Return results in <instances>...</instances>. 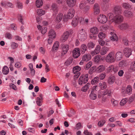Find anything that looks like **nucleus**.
<instances>
[{
	"label": "nucleus",
	"instance_id": "obj_1",
	"mask_svg": "<svg viewBox=\"0 0 135 135\" xmlns=\"http://www.w3.org/2000/svg\"><path fill=\"white\" fill-rule=\"evenodd\" d=\"M88 75L86 74L85 75H83L79 78V84L80 85L86 83L88 80Z\"/></svg>",
	"mask_w": 135,
	"mask_h": 135
},
{
	"label": "nucleus",
	"instance_id": "obj_2",
	"mask_svg": "<svg viewBox=\"0 0 135 135\" xmlns=\"http://www.w3.org/2000/svg\"><path fill=\"white\" fill-rule=\"evenodd\" d=\"M75 11L72 8H71L68 11V14L67 15L65 16L63 18L65 21H66L68 19H72L74 16V14Z\"/></svg>",
	"mask_w": 135,
	"mask_h": 135
},
{
	"label": "nucleus",
	"instance_id": "obj_3",
	"mask_svg": "<svg viewBox=\"0 0 135 135\" xmlns=\"http://www.w3.org/2000/svg\"><path fill=\"white\" fill-rule=\"evenodd\" d=\"M114 52H110L105 58L106 61L108 62L112 63L114 62L115 60L114 57Z\"/></svg>",
	"mask_w": 135,
	"mask_h": 135
},
{
	"label": "nucleus",
	"instance_id": "obj_4",
	"mask_svg": "<svg viewBox=\"0 0 135 135\" xmlns=\"http://www.w3.org/2000/svg\"><path fill=\"white\" fill-rule=\"evenodd\" d=\"M98 87L97 85L94 86L92 89L91 92L89 95L90 98L92 100H95L97 98V96L96 94L97 92L96 88Z\"/></svg>",
	"mask_w": 135,
	"mask_h": 135
},
{
	"label": "nucleus",
	"instance_id": "obj_5",
	"mask_svg": "<svg viewBox=\"0 0 135 135\" xmlns=\"http://www.w3.org/2000/svg\"><path fill=\"white\" fill-rule=\"evenodd\" d=\"M93 8L94 15L99 14L100 12V8L99 5L98 3H95L94 4Z\"/></svg>",
	"mask_w": 135,
	"mask_h": 135
},
{
	"label": "nucleus",
	"instance_id": "obj_6",
	"mask_svg": "<svg viewBox=\"0 0 135 135\" xmlns=\"http://www.w3.org/2000/svg\"><path fill=\"white\" fill-rule=\"evenodd\" d=\"M123 17L122 16L118 15L115 16L113 21L115 23L119 24L123 21Z\"/></svg>",
	"mask_w": 135,
	"mask_h": 135
},
{
	"label": "nucleus",
	"instance_id": "obj_7",
	"mask_svg": "<svg viewBox=\"0 0 135 135\" xmlns=\"http://www.w3.org/2000/svg\"><path fill=\"white\" fill-rule=\"evenodd\" d=\"M98 20L99 22L104 23L107 22V19L105 15H100L98 17Z\"/></svg>",
	"mask_w": 135,
	"mask_h": 135
},
{
	"label": "nucleus",
	"instance_id": "obj_8",
	"mask_svg": "<svg viewBox=\"0 0 135 135\" xmlns=\"http://www.w3.org/2000/svg\"><path fill=\"white\" fill-rule=\"evenodd\" d=\"M86 34H85L84 32L80 31V33L78 34V37L80 40L83 41L86 38Z\"/></svg>",
	"mask_w": 135,
	"mask_h": 135
},
{
	"label": "nucleus",
	"instance_id": "obj_9",
	"mask_svg": "<svg viewBox=\"0 0 135 135\" xmlns=\"http://www.w3.org/2000/svg\"><path fill=\"white\" fill-rule=\"evenodd\" d=\"M80 49L78 48L75 49L73 51V55L75 58H76L80 55Z\"/></svg>",
	"mask_w": 135,
	"mask_h": 135
},
{
	"label": "nucleus",
	"instance_id": "obj_10",
	"mask_svg": "<svg viewBox=\"0 0 135 135\" xmlns=\"http://www.w3.org/2000/svg\"><path fill=\"white\" fill-rule=\"evenodd\" d=\"M132 51L129 48H126L123 50V52L125 56L127 57H129L132 54Z\"/></svg>",
	"mask_w": 135,
	"mask_h": 135
},
{
	"label": "nucleus",
	"instance_id": "obj_11",
	"mask_svg": "<svg viewBox=\"0 0 135 135\" xmlns=\"http://www.w3.org/2000/svg\"><path fill=\"white\" fill-rule=\"evenodd\" d=\"M69 50V46L67 45H63L62 48V51L61 52V56H63Z\"/></svg>",
	"mask_w": 135,
	"mask_h": 135
},
{
	"label": "nucleus",
	"instance_id": "obj_12",
	"mask_svg": "<svg viewBox=\"0 0 135 135\" xmlns=\"http://www.w3.org/2000/svg\"><path fill=\"white\" fill-rule=\"evenodd\" d=\"M70 34V32L68 31H66L64 32L61 37L62 41H65L68 38Z\"/></svg>",
	"mask_w": 135,
	"mask_h": 135
},
{
	"label": "nucleus",
	"instance_id": "obj_13",
	"mask_svg": "<svg viewBox=\"0 0 135 135\" xmlns=\"http://www.w3.org/2000/svg\"><path fill=\"white\" fill-rule=\"evenodd\" d=\"M99 29L96 27H93L91 28L90 30V33L93 35L97 34L99 32Z\"/></svg>",
	"mask_w": 135,
	"mask_h": 135
},
{
	"label": "nucleus",
	"instance_id": "obj_14",
	"mask_svg": "<svg viewBox=\"0 0 135 135\" xmlns=\"http://www.w3.org/2000/svg\"><path fill=\"white\" fill-rule=\"evenodd\" d=\"M107 94L108 95L110 96V93H109V91L108 89H106L103 91L100 92L99 93L98 95V97L99 98H100L102 96L105 95Z\"/></svg>",
	"mask_w": 135,
	"mask_h": 135
},
{
	"label": "nucleus",
	"instance_id": "obj_15",
	"mask_svg": "<svg viewBox=\"0 0 135 135\" xmlns=\"http://www.w3.org/2000/svg\"><path fill=\"white\" fill-rule=\"evenodd\" d=\"M100 46L98 45L95 48V50L91 52V54L93 56L95 54H98L100 52Z\"/></svg>",
	"mask_w": 135,
	"mask_h": 135
},
{
	"label": "nucleus",
	"instance_id": "obj_16",
	"mask_svg": "<svg viewBox=\"0 0 135 135\" xmlns=\"http://www.w3.org/2000/svg\"><path fill=\"white\" fill-rule=\"evenodd\" d=\"M104 58L100 55H97L95 56L94 57L95 62H98L100 61H103L104 59Z\"/></svg>",
	"mask_w": 135,
	"mask_h": 135
},
{
	"label": "nucleus",
	"instance_id": "obj_17",
	"mask_svg": "<svg viewBox=\"0 0 135 135\" xmlns=\"http://www.w3.org/2000/svg\"><path fill=\"white\" fill-rule=\"evenodd\" d=\"M110 34L111 35L110 36V38L112 41H116L118 40V37L116 34L114 32H111Z\"/></svg>",
	"mask_w": 135,
	"mask_h": 135
},
{
	"label": "nucleus",
	"instance_id": "obj_18",
	"mask_svg": "<svg viewBox=\"0 0 135 135\" xmlns=\"http://www.w3.org/2000/svg\"><path fill=\"white\" fill-rule=\"evenodd\" d=\"M76 0H67V3L70 7H73L75 5Z\"/></svg>",
	"mask_w": 135,
	"mask_h": 135
},
{
	"label": "nucleus",
	"instance_id": "obj_19",
	"mask_svg": "<svg viewBox=\"0 0 135 135\" xmlns=\"http://www.w3.org/2000/svg\"><path fill=\"white\" fill-rule=\"evenodd\" d=\"M91 58V56L89 54H84L82 57V60L84 61H87Z\"/></svg>",
	"mask_w": 135,
	"mask_h": 135
},
{
	"label": "nucleus",
	"instance_id": "obj_20",
	"mask_svg": "<svg viewBox=\"0 0 135 135\" xmlns=\"http://www.w3.org/2000/svg\"><path fill=\"white\" fill-rule=\"evenodd\" d=\"M124 15L126 17H131L133 16L132 12L128 10H125L123 12Z\"/></svg>",
	"mask_w": 135,
	"mask_h": 135
},
{
	"label": "nucleus",
	"instance_id": "obj_21",
	"mask_svg": "<svg viewBox=\"0 0 135 135\" xmlns=\"http://www.w3.org/2000/svg\"><path fill=\"white\" fill-rule=\"evenodd\" d=\"M129 27V26L127 23H122L119 26V27L121 29L125 30L127 29Z\"/></svg>",
	"mask_w": 135,
	"mask_h": 135
},
{
	"label": "nucleus",
	"instance_id": "obj_22",
	"mask_svg": "<svg viewBox=\"0 0 135 135\" xmlns=\"http://www.w3.org/2000/svg\"><path fill=\"white\" fill-rule=\"evenodd\" d=\"M48 35L49 36L53 37V38H54L56 36L55 31L52 29L50 30L49 31Z\"/></svg>",
	"mask_w": 135,
	"mask_h": 135
},
{
	"label": "nucleus",
	"instance_id": "obj_23",
	"mask_svg": "<svg viewBox=\"0 0 135 135\" xmlns=\"http://www.w3.org/2000/svg\"><path fill=\"white\" fill-rule=\"evenodd\" d=\"M114 13L117 14L120 13L122 10L120 7L116 6L114 8Z\"/></svg>",
	"mask_w": 135,
	"mask_h": 135
},
{
	"label": "nucleus",
	"instance_id": "obj_24",
	"mask_svg": "<svg viewBox=\"0 0 135 135\" xmlns=\"http://www.w3.org/2000/svg\"><path fill=\"white\" fill-rule=\"evenodd\" d=\"M115 80V77L114 76H110L108 79V82L110 84H112L114 83Z\"/></svg>",
	"mask_w": 135,
	"mask_h": 135
},
{
	"label": "nucleus",
	"instance_id": "obj_25",
	"mask_svg": "<svg viewBox=\"0 0 135 135\" xmlns=\"http://www.w3.org/2000/svg\"><path fill=\"white\" fill-rule=\"evenodd\" d=\"M87 47L86 45L85 44H83L81 46L80 51L81 53L82 54H84L85 53V52L87 50Z\"/></svg>",
	"mask_w": 135,
	"mask_h": 135
},
{
	"label": "nucleus",
	"instance_id": "obj_26",
	"mask_svg": "<svg viewBox=\"0 0 135 135\" xmlns=\"http://www.w3.org/2000/svg\"><path fill=\"white\" fill-rule=\"evenodd\" d=\"M109 50L108 48L104 47L101 50L100 53L102 55H105Z\"/></svg>",
	"mask_w": 135,
	"mask_h": 135
},
{
	"label": "nucleus",
	"instance_id": "obj_27",
	"mask_svg": "<svg viewBox=\"0 0 135 135\" xmlns=\"http://www.w3.org/2000/svg\"><path fill=\"white\" fill-rule=\"evenodd\" d=\"M63 17L62 14L61 13H59L56 19V21L57 23H59L60 22L62 19Z\"/></svg>",
	"mask_w": 135,
	"mask_h": 135
},
{
	"label": "nucleus",
	"instance_id": "obj_28",
	"mask_svg": "<svg viewBox=\"0 0 135 135\" xmlns=\"http://www.w3.org/2000/svg\"><path fill=\"white\" fill-rule=\"evenodd\" d=\"M59 46V42L57 41L55 42L52 47V51H55L57 50Z\"/></svg>",
	"mask_w": 135,
	"mask_h": 135
},
{
	"label": "nucleus",
	"instance_id": "obj_29",
	"mask_svg": "<svg viewBox=\"0 0 135 135\" xmlns=\"http://www.w3.org/2000/svg\"><path fill=\"white\" fill-rule=\"evenodd\" d=\"M73 60V59L72 57H69L65 62V65L67 66L70 65L72 63Z\"/></svg>",
	"mask_w": 135,
	"mask_h": 135
},
{
	"label": "nucleus",
	"instance_id": "obj_30",
	"mask_svg": "<svg viewBox=\"0 0 135 135\" xmlns=\"http://www.w3.org/2000/svg\"><path fill=\"white\" fill-rule=\"evenodd\" d=\"M90 85V84L88 83L86 84L81 89V91L85 92L89 89V87Z\"/></svg>",
	"mask_w": 135,
	"mask_h": 135
},
{
	"label": "nucleus",
	"instance_id": "obj_31",
	"mask_svg": "<svg viewBox=\"0 0 135 135\" xmlns=\"http://www.w3.org/2000/svg\"><path fill=\"white\" fill-rule=\"evenodd\" d=\"M9 72V69L8 67L6 66H4L3 68L2 73L4 74L7 75Z\"/></svg>",
	"mask_w": 135,
	"mask_h": 135
},
{
	"label": "nucleus",
	"instance_id": "obj_32",
	"mask_svg": "<svg viewBox=\"0 0 135 135\" xmlns=\"http://www.w3.org/2000/svg\"><path fill=\"white\" fill-rule=\"evenodd\" d=\"M117 69V67H114V65H111L109 66L107 68L108 71V72H110L113 70L115 72V69Z\"/></svg>",
	"mask_w": 135,
	"mask_h": 135
},
{
	"label": "nucleus",
	"instance_id": "obj_33",
	"mask_svg": "<svg viewBox=\"0 0 135 135\" xmlns=\"http://www.w3.org/2000/svg\"><path fill=\"white\" fill-rule=\"evenodd\" d=\"M99 85L100 88L102 90L106 88L107 87L106 84L105 82L100 83Z\"/></svg>",
	"mask_w": 135,
	"mask_h": 135
},
{
	"label": "nucleus",
	"instance_id": "obj_34",
	"mask_svg": "<svg viewBox=\"0 0 135 135\" xmlns=\"http://www.w3.org/2000/svg\"><path fill=\"white\" fill-rule=\"evenodd\" d=\"M81 69V68L78 66H75L73 68V72L74 74L77 72L78 73L80 70Z\"/></svg>",
	"mask_w": 135,
	"mask_h": 135
},
{
	"label": "nucleus",
	"instance_id": "obj_35",
	"mask_svg": "<svg viewBox=\"0 0 135 135\" xmlns=\"http://www.w3.org/2000/svg\"><path fill=\"white\" fill-rule=\"evenodd\" d=\"M122 53L120 52H117L115 55V58L118 60H120L122 57Z\"/></svg>",
	"mask_w": 135,
	"mask_h": 135
},
{
	"label": "nucleus",
	"instance_id": "obj_36",
	"mask_svg": "<svg viewBox=\"0 0 135 135\" xmlns=\"http://www.w3.org/2000/svg\"><path fill=\"white\" fill-rule=\"evenodd\" d=\"M99 80V78L98 77H96L91 80V83L92 84H97L98 83Z\"/></svg>",
	"mask_w": 135,
	"mask_h": 135
},
{
	"label": "nucleus",
	"instance_id": "obj_37",
	"mask_svg": "<svg viewBox=\"0 0 135 135\" xmlns=\"http://www.w3.org/2000/svg\"><path fill=\"white\" fill-rule=\"evenodd\" d=\"M105 69V67L103 65H100L97 68V70L99 72H100L104 71Z\"/></svg>",
	"mask_w": 135,
	"mask_h": 135
},
{
	"label": "nucleus",
	"instance_id": "obj_38",
	"mask_svg": "<svg viewBox=\"0 0 135 135\" xmlns=\"http://www.w3.org/2000/svg\"><path fill=\"white\" fill-rule=\"evenodd\" d=\"M132 89L130 85H128L126 89V93L129 95L131 94Z\"/></svg>",
	"mask_w": 135,
	"mask_h": 135
},
{
	"label": "nucleus",
	"instance_id": "obj_39",
	"mask_svg": "<svg viewBox=\"0 0 135 135\" xmlns=\"http://www.w3.org/2000/svg\"><path fill=\"white\" fill-rule=\"evenodd\" d=\"M52 9L53 10L54 13L56 14L57 13V5L55 4H53L52 6Z\"/></svg>",
	"mask_w": 135,
	"mask_h": 135
},
{
	"label": "nucleus",
	"instance_id": "obj_40",
	"mask_svg": "<svg viewBox=\"0 0 135 135\" xmlns=\"http://www.w3.org/2000/svg\"><path fill=\"white\" fill-rule=\"evenodd\" d=\"M95 45V44L92 42H89L87 45L89 49H91L94 48Z\"/></svg>",
	"mask_w": 135,
	"mask_h": 135
},
{
	"label": "nucleus",
	"instance_id": "obj_41",
	"mask_svg": "<svg viewBox=\"0 0 135 135\" xmlns=\"http://www.w3.org/2000/svg\"><path fill=\"white\" fill-rule=\"evenodd\" d=\"M78 22V21L77 20V18H74L71 24L73 26L75 27L77 25Z\"/></svg>",
	"mask_w": 135,
	"mask_h": 135
},
{
	"label": "nucleus",
	"instance_id": "obj_42",
	"mask_svg": "<svg viewBox=\"0 0 135 135\" xmlns=\"http://www.w3.org/2000/svg\"><path fill=\"white\" fill-rule=\"evenodd\" d=\"M36 3L37 7L39 8L42 6L43 4V2L42 0H37Z\"/></svg>",
	"mask_w": 135,
	"mask_h": 135
},
{
	"label": "nucleus",
	"instance_id": "obj_43",
	"mask_svg": "<svg viewBox=\"0 0 135 135\" xmlns=\"http://www.w3.org/2000/svg\"><path fill=\"white\" fill-rule=\"evenodd\" d=\"M128 99L127 98L122 99L120 102V104L121 106H124L127 103Z\"/></svg>",
	"mask_w": 135,
	"mask_h": 135
},
{
	"label": "nucleus",
	"instance_id": "obj_44",
	"mask_svg": "<svg viewBox=\"0 0 135 135\" xmlns=\"http://www.w3.org/2000/svg\"><path fill=\"white\" fill-rule=\"evenodd\" d=\"M130 70L132 71H135V61L131 63L130 67Z\"/></svg>",
	"mask_w": 135,
	"mask_h": 135
},
{
	"label": "nucleus",
	"instance_id": "obj_45",
	"mask_svg": "<svg viewBox=\"0 0 135 135\" xmlns=\"http://www.w3.org/2000/svg\"><path fill=\"white\" fill-rule=\"evenodd\" d=\"M92 64V63L91 61L88 62L85 65L84 67L85 69L86 70H88L91 66Z\"/></svg>",
	"mask_w": 135,
	"mask_h": 135
},
{
	"label": "nucleus",
	"instance_id": "obj_46",
	"mask_svg": "<svg viewBox=\"0 0 135 135\" xmlns=\"http://www.w3.org/2000/svg\"><path fill=\"white\" fill-rule=\"evenodd\" d=\"M119 66L120 67H124L126 66V61L124 60L120 61L119 64Z\"/></svg>",
	"mask_w": 135,
	"mask_h": 135
},
{
	"label": "nucleus",
	"instance_id": "obj_47",
	"mask_svg": "<svg viewBox=\"0 0 135 135\" xmlns=\"http://www.w3.org/2000/svg\"><path fill=\"white\" fill-rule=\"evenodd\" d=\"M106 35L104 33H103L102 32H100L98 34V37L99 38L103 40L104 38L105 37Z\"/></svg>",
	"mask_w": 135,
	"mask_h": 135
},
{
	"label": "nucleus",
	"instance_id": "obj_48",
	"mask_svg": "<svg viewBox=\"0 0 135 135\" xmlns=\"http://www.w3.org/2000/svg\"><path fill=\"white\" fill-rule=\"evenodd\" d=\"M109 4L108 3H105L102 6V8L104 11H106L108 9Z\"/></svg>",
	"mask_w": 135,
	"mask_h": 135
},
{
	"label": "nucleus",
	"instance_id": "obj_49",
	"mask_svg": "<svg viewBox=\"0 0 135 135\" xmlns=\"http://www.w3.org/2000/svg\"><path fill=\"white\" fill-rule=\"evenodd\" d=\"M45 11L42 9H40L37 11V13L38 15L42 16L45 13Z\"/></svg>",
	"mask_w": 135,
	"mask_h": 135
},
{
	"label": "nucleus",
	"instance_id": "obj_50",
	"mask_svg": "<svg viewBox=\"0 0 135 135\" xmlns=\"http://www.w3.org/2000/svg\"><path fill=\"white\" fill-rule=\"evenodd\" d=\"M106 75V73H103L99 75V79L101 80H103L105 77Z\"/></svg>",
	"mask_w": 135,
	"mask_h": 135
},
{
	"label": "nucleus",
	"instance_id": "obj_51",
	"mask_svg": "<svg viewBox=\"0 0 135 135\" xmlns=\"http://www.w3.org/2000/svg\"><path fill=\"white\" fill-rule=\"evenodd\" d=\"M42 99H41L40 98L37 97V98L36 103L38 106H41V105L42 104H41V102L42 101Z\"/></svg>",
	"mask_w": 135,
	"mask_h": 135
},
{
	"label": "nucleus",
	"instance_id": "obj_52",
	"mask_svg": "<svg viewBox=\"0 0 135 135\" xmlns=\"http://www.w3.org/2000/svg\"><path fill=\"white\" fill-rule=\"evenodd\" d=\"M123 6L126 9H128L130 8L131 6L128 3H124L123 4Z\"/></svg>",
	"mask_w": 135,
	"mask_h": 135
},
{
	"label": "nucleus",
	"instance_id": "obj_53",
	"mask_svg": "<svg viewBox=\"0 0 135 135\" xmlns=\"http://www.w3.org/2000/svg\"><path fill=\"white\" fill-rule=\"evenodd\" d=\"M111 101L114 107L117 106L118 104V102L114 99H112Z\"/></svg>",
	"mask_w": 135,
	"mask_h": 135
},
{
	"label": "nucleus",
	"instance_id": "obj_54",
	"mask_svg": "<svg viewBox=\"0 0 135 135\" xmlns=\"http://www.w3.org/2000/svg\"><path fill=\"white\" fill-rule=\"evenodd\" d=\"M107 15L109 19L112 20H114V18L115 17H114V16L113 13H109Z\"/></svg>",
	"mask_w": 135,
	"mask_h": 135
},
{
	"label": "nucleus",
	"instance_id": "obj_55",
	"mask_svg": "<svg viewBox=\"0 0 135 135\" xmlns=\"http://www.w3.org/2000/svg\"><path fill=\"white\" fill-rule=\"evenodd\" d=\"M5 37L9 39H11L12 38V36L11 34L9 32L6 33L5 35Z\"/></svg>",
	"mask_w": 135,
	"mask_h": 135
},
{
	"label": "nucleus",
	"instance_id": "obj_56",
	"mask_svg": "<svg viewBox=\"0 0 135 135\" xmlns=\"http://www.w3.org/2000/svg\"><path fill=\"white\" fill-rule=\"evenodd\" d=\"M105 121L104 120H103L99 121L98 123V125L99 126L102 127L105 123Z\"/></svg>",
	"mask_w": 135,
	"mask_h": 135
},
{
	"label": "nucleus",
	"instance_id": "obj_57",
	"mask_svg": "<svg viewBox=\"0 0 135 135\" xmlns=\"http://www.w3.org/2000/svg\"><path fill=\"white\" fill-rule=\"evenodd\" d=\"M123 42L124 45H128V41L126 38H123Z\"/></svg>",
	"mask_w": 135,
	"mask_h": 135
},
{
	"label": "nucleus",
	"instance_id": "obj_58",
	"mask_svg": "<svg viewBox=\"0 0 135 135\" xmlns=\"http://www.w3.org/2000/svg\"><path fill=\"white\" fill-rule=\"evenodd\" d=\"M18 46V44L15 43L13 42L11 45V47L13 49H14L16 48Z\"/></svg>",
	"mask_w": 135,
	"mask_h": 135
},
{
	"label": "nucleus",
	"instance_id": "obj_59",
	"mask_svg": "<svg viewBox=\"0 0 135 135\" xmlns=\"http://www.w3.org/2000/svg\"><path fill=\"white\" fill-rule=\"evenodd\" d=\"M40 30H41V33L43 34L45 33L47 31V28L45 27H44L42 29H41Z\"/></svg>",
	"mask_w": 135,
	"mask_h": 135
},
{
	"label": "nucleus",
	"instance_id": "obj_60",
	"mask_svg": "<svg viewBox=\"0 0 135 135\" xmlns=\"http://www.w3.org/2000/svg\"><path fill=\"white\" fill-rule=\"evenodd\" d=\"M95 67L94 66H93L91 67L88 73L90 74H92L93 72L94 71V70Z\"/></svg>",
	"mask_w": 135,
	"mask_h": 135
},
{
	"label": "nucleus",
	"instance_id": "obj_61",
	"mask_svg": "<svg viewBox=\"0 0 135 135\" xmlns=\"http://www.w3.org/2000/svg\"><path fill=\"white\" fill-rule=\"evenodd\" d=\"M84 133L85 135H92L91 133L89 132L87 130L85 131L84 132Z\"/></svg>",
	"mask_w": 135,
	"mask_h": 135
},
{
	"label": "nucleus",
	"instance_id": "obj_62",
	"mask_svg": "<svg viewBox=\"0 0 135 135\" xmlns=\"http://www.w3.org/2000/svg\"><path fill=\"white\" fill-rule=\"evenodd\" d=\"M123 71L122 70H119L118 73V75L120 76H122L123 75Z\"/></svg>",
	"mask_w": 135,
	"mask_h": 135
},
{
	"label": "nucleus",
	"instance_id": "obj_63",
	"mask_svg": "<svg viewBox=\"0 0 135 135\" xmlns=\"http://www.w3.org/2000/svg\"><path fill=\"white\" fill-rule=\"evenodd\" d=\"M53 39L54 38L53 37H49L48 40V42L49 44H50L52 43Z\"/></svg>",
	"mask_w": 135,
	"mask_h": 135
},
{
	"label": "nucleus",
	"instance_id": "obj_64",
	"mask_svg": "<svg viewBox=\"0 0 135 135\" xmlns=\"http://www.w3.org/2000/svg\"><path fill=\"white\" fill-rule=\"evenodd\" d=\"M16 25L14 23H12L10 25V26L12 28H13L14 30H17V27L15 26Z\"/></svg>",
	"mask_w": 135,
	"mask_h": 135
}]
</instances>
